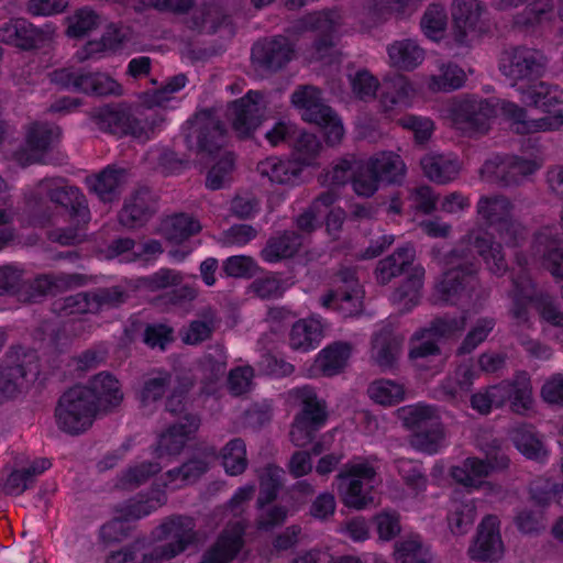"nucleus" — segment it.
Segmentation results:
<instances>
[{
	"label": "nucleus",
	"instance_id": "5",
	"mask_svg": "<svg viewBox=\"0 0 563 563\" xmlns=\"http://www.w3.org/2000/svg\"><path fill=\"white\" fill-rule=\"evenodd\" d=\"M295 158L271 156L257 164V172L273 184L295 186L300 183L305 166L312 164L320 151V142L312 134L300 133L295 144Z\"/></svg>",
	"mask_w": 563,
	"mask_h": 563
},
{
	"label": "nucleus",
	"instance_id": "35",
	"mask_svg": "<svg viewBox=\"0 0 563 563\" xmlns=\"http://www.w3.org/2000/svg\"><path fill=\"white\" fill-rule=\"evenodd\" d=\"M113 254L120 256L122 262H148L157 254L162 253L158 242L151 241L146 244H135L132 240L123 239L114 242Z\"/></svg>",
	"mask_w": 563,
	"mask_h": 563
},
{
	"label": "nucleus",
	"instance_id": "7",
	"mask_svg": "<svg viewBox=\"0 0 563 563\" xmlns=\"http://www.w3.org/2000/svg\"><path fill=\"white\" fill-rule=\"evenodd\" d=\"M512 411L525 413L533 405L530 378L526 373L518 374L512 382H504L479 391L472 397V407L479 413H489L506 402Z\"/></svg>",
	"mask_w": 563,
	"mask_h": 563
},
{
	"label": "nucleus",
	"instance_id": "26",
	"mask_svg": "<svg viewBox=\"0 0 563 563\" xmlns=\"http://www.w3.org/2000/svg\"><path fill=\"white\" fill-rule=\"evenodd\" d=\"M384 89L382 106L390 119H394L395 114L408 108L416 95V89L402 76L385 81Z\"/></svg>",
	"mask_w": 563,
	"mask_h": 563
},
{
	"label": "nucleus",
	"instance_id": "23",
	"mask_svg": "<svg viewBox=\"0 0 563 563\" xmlns=\"http://www.w3.org/2000/svg\"><path fill=\"white\" fill-rule=\"evenodd\" d=\"M82 387L89 391V400L98 413L119 406L123 399L119 380L108 373L96 375L88 386Z\"/></svg>",
	"mask_w": 563,
	"mask_h": 563
},
{
	"label": "nucleus",
	"instance_id": "20",
	"mask_svg": "<svg viewBox=\"0 0 563 563\" xmlns=\"http://www.w3.org/2000/svg\"><path fill=\"white\" fill-rule=\"evenodd\" d=\"M503 553L499 520L495 516H487L478 526L476 538L468 548V555L473 560L488 561L501 558Z\"/></svg>",
	"mask_w": 563,
	"mask_h": 563
},
{
	"label": "nucleus",
	"instance_id": "17",
	"mask_svg": "<svg viewBox=\"0 0 563 563\" xmlns=\"http://www.w3.org/2000/svg\"><path fill=\"white\" fill-rule=\"evenodd\" d=\"M52 82L65 88L99 96L120 95L121 86L104 74L76 75L69 69H58L51 75Z\"/></svg>",
	"mask_w": 563,
	"mask_h": 563
},
{
	"label": "nucleus",
	"instance_id": "8",
	"mask_svg": "<svg viewBox=\"0 0 563 563\" xmlns=\"http://www.w3.org/2000/svg\"><path fill=\"white\" fill-rule=\"evenodd\" d=\"M377 473L374 457H355L345 464L339 477L343 481L341 496L345 506L364 509L374 504V479Z\"/></svg>",
	"mask_w": 563,
	"mask_h": 563
},
{
	"label": "nucleus",
	"instance_id": "14",
	"mask_svg": "<svg viewBox=\"0 0 563 563\" xmlns=\"http://www.w3.org/2000/svg\"><path fill=\"white\" fill-rule=\"evenodd\" d=\"M335 198L333 192H325L318 197L310 208L298 217V229L302 233H310L320 224V220L325 218L327 232L329 235L335 236L345 217L341 208L332 206Z\"/></svg>",
	"mask_w": 563,
	"mask_h": 563
},
{
	"label": "nucleus",
	"instance_id": "29",
	"mask_svg": "<svg viewBox=\"0 0 563 563\" xmlns=\"http://www.w3.org/2000/svg\"><path fill=\"white\" fill-rule=\"evenodd\" d=\"M351 352V345L342 342L324 347L316 356L313 375L333 376L339 374L346 366Z\"/></svg>",
	"mask_w": 563,
	"mask_h": 563
},
{
	"label": "nucleus",
	"instance_id": "30",
	"mask_svg": "<svg viewBox=\"0 0 563 563\" xmlns=\"http://www.w3.org/2000/svg\"><path fill=\"white\" fill-rule=\"evenodd\" d=\"M404 343V336L390 328H383L375 334L372 346V358L380 367L390 366L398 357Z\"/></svg>",
	"mask_w": 563,
	"mask_h": 563
},
{
	"label": "nucleus",
	"instance_id": "4",
	"mask_svg": "<svg viewBox=\"0 0 563 563\" xmlns=\"http://www.w3.org/2000/svg\"><path fill=\"white\" fill-rule=\"evenodd\" d=\"M186 420L187 424L173 426L161 434L156 448L151 452V456L130 467L120 477L118 486L121 489H132L146 482L181 451L189 435L198 428L195 418H186Z\"/></svg>",
	"mask_w": 563,
	"mask_h": 563
},
{
	"label": "nucleus",
	"instance_id": "38",
	"mask_svg": "<svg viewBox=\"0 0 563 563\" xmlns=\"http://www.w3.org/2000/svg\"><path fill=\"white\" fill-rule=\"evenodd\" d=\"M424 175L432 181L446 183L456 177L459 164L442 155H427L421 161Z\"/></svg>",
	"mask_w": 563,
	"mask_h": 563
},
{
	"label": "nucleus",
	"instance_id": "43",
	"mask_svg": "<svg viewBox=\"0 0 563 563\" xmlns=\"http://www.w3.org/2000/svg\"><path fill=\"white\" fill-rule=\"evenodd\" d=\"M423 275L424 269L421 266L412 267L411 276L406 280L402 287L393 295L394 303L405 310H410L416 306L420 298Z\"/></svg>",
	"mask_w": 563,
	"mask_h": 563
},
{
	"label": "nucleus",
	"instance_id": "49",
	"mask_svg": "<svg viewBox=\"0 0 563 563\" xmlns=\"http://www.w3.org/2000/svg\"><path fill=\"white\" fill-rule=\"evenodd\" d=\"M540 164L536 161H507V162H500L499 164H496L495 162H487L483 167V175H490L496 174L497 177L501 176L507 168H509L510 178L504 177L503 179L506 183L511 181L512 179H516L518 175H529L533 173L536 169H538Z\"/></svg>",
	"mask_w": 563,
	"mask_h": 563
},
{
	"label": "nucleus",
	"instance_id": "33",
	"mask_svg": "<svg viewBox=\"0 0 563 563\" xmlns=\"http://www.w3.org/2000/svg\"><path fill=\"white\" fill-rule=\"evenodd\" d=\"M291 55L292 48L284 37L258 43L253 48V57L269 68L282 67Z\"/></svg>",
	"mask_w": 563,
	"mask_h": 563
},
{
	"label": "nucleus",
	"instance_id": "41",
	"mask_svg": "<svg viewBox=\"0 0 563 563\" xmlns=\"http://www.w3.org/2000/svg\"><path fill=\"white\" fill-rule=\"evenodd\" d=\"M468 255L452 254L449 264L452 267L444 274L443 279L438 284L437 289L441 292L443 300L453 301L454 297L460 295L464 288L462 283H457L460 274L464 271L462 262L467 261Z\"/></svg>",
	"mask_w": 563,
	"mask_h": 563
},
{
	"label": "nucleus",
	"instance_id": "60",
	"mask_svg": "<svg viewBox=\"0 0 563 563\" xmlns=\"http://www.w3.org/2000/svg\"><path fill=\"white\" fill-rule=\"evenodd\" d=\"M476 377V372L471 364L461 365L456 372L454 378H450L448 383L446 393L453 397L460 393L465 391L472 385Z\"/></svg>",
	"mask_w": 563,
	"mask_h": 563
},
{
	"label": "nucleus",
	"instance_id": "61",
	"mask_svg": "<svg viewBox=\"0 0 563 563\" xmlns=\"http://www.w3.org/2000/svg\"><path fill=\"white\" fill-rule=\"evenodd\" d=\"M98 16L90 10H79L68 19V34L81 36L97 25Z\"/></svg>",
	"mask_w": 563,
	"mask_h": 563
},
{
	"label": "nucleus",
	"instance_id": "21",
	"mask_svg": "<svg viewBox=\"0 0 563 563\" xmlns=\"http://www.w3.org/2000/svg\"><path fill=\"white\" fill-rule=\"evenodd\" d=\"M60 131L55 125L33 124L26 135V147L16 153V161L26 165L43 161V154L59 140Z\"/></svg>",
	"mask_w": 563,
	"mask_h": 563
},
{
	"label": "nucleus",
	"instance_id": "54",
	"mask_svg": "<svg viewBox=\"0 0 563 563\" xmlns=\"http://www.w3.org/2000/svg\"><path fill=\"white\" fill-rule=\"evenodd\" d=\"M26 373L20 365L5 366L0 369V394L5 398L13 397L24 386Z\"/></svg>",
	"mask_w": 563,
	"mask_h": 563
},
{
	"label": "nucleus",
	"instance_id": "6",
	"mask_svg": "<svg viewBox=\"0 0 563 563\" xmlns=\"http://www.w3.org/2000/svg\"><path fill=\"white\" fill-rule=\"evenodd\" d=\"M164 117L161 111L151 110L148 107L135 114L123 108L107 107L96 115L97 125L114 135H131L139 142L152 139L161 129Z\"/></svg>",
	"mask_w": 563,
	"mask_h": 563
},
{
	"label": "nucleus",
	"instance_id": "11",
	"mask_svg": "<svg viewBox=\"0 0 563 563\" xmlns=\"http://www.w3.org/2000/svg\"><path fill=\"white\" fill-rule=\"evenodd\" d=\"M291 394L302 409L294 422L290 437L295 445L305 446L312 439V434L324 424L325 405L310 387L297 388Z\"/></svg>",
	"mask_w": 563,
	"mask_h": 563
},
{
	"label": "nucleus",
	"instance_id": "3",
	"mask_svg": "<svg viewBox=\"0 0 563 563\" xmlns=\"http://www.w3.org/2000/svg\"><path fill=\"white\" fill-rule=\"evenodd\" d=\"M509 202L501 197L483 198L477 210L479 217L485 220L488 231L472 233L470 240L476 252L484 258L492 272L499 273L504 269V256L499 249L493 247L490 239L497 232L508 245L515 242L519 227L508 220Z\"/></svg>",
	"mask_w": 563,
	"mask_h": 563
},
{
	"label": "nucleus",
	"instance_id": "10",
	"mask_svg": "<svg viewBox=\"0 0 563 563\" xmlns=\"http://www.w3.org/2000/svg\"><path fill=\"white\" fill-rule=\"evenodd\" d=\"M98 412L89 400V391L81 386L67 390L55 409L58 428L70 434H78L89 429Z\"/></svg>",
	"mask_w": 563,
	"mask_h": 563
},
{
	"label": "nucleus",
	"instance_id": "57",
	"mask_svg": "<svg viewBox=\"0 0 563 563\" xmlns=\"http://www.w3.org/2000/svg\"><path fill=\"white\" fill-rule=\"evenodd\" d=\"M186 81L187 80L184 75L175 76L166 84L163 89L157 90L153 95L148 96L144 103L151 110H155V107L164 108L166 103L172 100V95L186 86Z\"/></svg>",
	"mask_w": 563,
	"mask_h": 563
},
{
	"label": "nucleus",
	"instance_id": "58",
	"mask_svg": "<svg viewBox=\"0 0 563 563\" xmlns=\"http://www.w3.org/2000/svg\"><path fill=\"white\" fill-rule=\"evenodd\" d=\"M374 525L379 540L390 541L401 530L399 517L396 512L382 511L374 517Z\"/></svg>",
	"mask_w": 563,
	"mask_h": 563
},
{
	"label": "nucleus",
	"instance_id": "56",
	"mask_svg": "<svg viewBox=\"0 0 563 563\" xmlns=\"http://www.w3.org/2000/svg\"><path fill=\"white\" fill-rule=\"evenodd\" d=\"M517 449L528 459L541 460L547 452L541 441L536 438L531 430L517 431L514 435Z\"/></svg>",
	"mask_w": 563,
	"mask_h": 563
},
{
	"label": "nucleus",
	"instance_id": "44",
	"mask_svg": "<svg viewBox=\"0 0 563 563\" xmlns=\"http://www.w3.org/2000/svg\"><path fill=\"white\" fill-rule=\"evenodd\" d=\"M445 433L442 423L423 428L409 435L410 445L420 452L433 454L444 444Z\"/></svg>",
	"mask_w": 563,
	"mask_h": 563
},
{
	"label": "nucleus",
	"instance_id": "52",
	"mask_svg": "<svg viewBox=\"0 0 563 563\" xmlns=\"http://www.w3.org/2000/svg\"><path fill=\"white\" fill-rule=\"evenodd\" d=\"M222 464L230 475H239L247 465L246 449L242 440L230 441L222 450Z\"/></svg>",
	"mask_w": 563,
	"mask_h": 563
},
{
	"label": "nucleus",
	"instance_id": "59",
	"mask_svg": "<svg viewBox=\"0 0 563 563\" xmlns=\"http://www.w3.org/2000/svg\"><path fill=\"white\" fill-rule=\"evenodd\" d=\"M167 376L159 374L145 380L139 394L141 405L146 408L156 402L165 391Z\"/></svg>",
	"mask_w": 563,
	"mask_h": 563
},
{
	"label": "nucleus",
	"instance_id": "62",
	"mask_svg": "<svg viewBox=\"0 0 563 563\" xmlns=\"http://www.w3.org/2000/svg\"><path fill=\"white\" fill-rule=\"evenodd\" d=\"M353 93L361 100H367L374 97L378 84L377 80L367 71L361 70L351 77Z\"/></svg>",
	"mask_w": 563,
	"mask_h": 563
},
{
	"label": "nucleus",
	"instance_id": "9",
	"mask_svg": "<svg viewBox=\"0 0 563 563\" xmlns=\"http://www.w3.org/2000/svg\"><path fill=\"white\" fill-rule=\"evenodd\" d=\"M292 106L300 112L303 121L314 123L324 133L328 144L334 145L344 136V128L338 115L323 104L320 91L311 86L298 88L291 96Z\"/></svg>",
	"mask_w": 563,
	"mask_h": 563
},
{
	"label": "nucleus",
	"instance_id": "32",
	"mask_svg": "<svg viewBox=\"0 0 563 563\" xmlns=\"http://www.w3.org/2000/svg\"><path fill=\"white\" fill-rule=\"evenodd\" d=\"M51 199L62 205L65 208H70L71 217L76 221L77 227L85 225L89 220V212L87 209L85 197L75 188L55 184L49 192Z\"/></svg>",
	"mask_w": 563,
	"mask_h": 563
},
{
	"label": "nucleus",
	"instance_id": "16",
	"mask_svg": "<svg viewBox=\"0 0 563 563\" xmlns=\"http://www.w3.org/2000/svg\"><path fill=\"white\" fill-rule=\"evenodd\" d=\"M186 140L190 148L195 147L198 154L212 155L214 150H220L224 143L223 130L211 119L207 112L198 113L188 121Z\"/></svg>",
	"mask_w": 563,
	"mask_h": 563
},
{
	"label": "nucleus",
	"instance_id": "2",
	"mask_svg": "<svg viewBox=\"0 0 563 563\" xmlns=\"http://www.w3.org/2000/svg\"><path fill=\"white\" fill-rule=\"evenodd\" d=\"M406 166L399 155L382 152L366 161L353 157L339 161L324 175L323 183L329 186L345 184L351 179L354 191L358 196L369 197L378 189L380 180L395 183L405 175Z\"/></svg>",
	"mask_w": 563,
	"mask_h": 563
},
{
	"label": "nucleus",
	"instance_id": "13",
	"mask_svg": "<svg viewBox=\"0 0 563 563\" xmlns=\"http://www.w3.org/2000/svg\"><path fill=\"white\" fill-rule=\"evenodd\" d=\"M267 102L258 91H249L228 109L233 131L241 137L251 135L262 124Z\"/></svg>",
	"mask_w": 563,
	"mask_h": 563
},
{
	"label": "nucleus",
	"instance_id": "22",
	"mask_svg": "<svg viewBox=\"0 0 563 563\" xmlns=\"http://www.w3.org/2000/svg\"><path fill=\"white\" fill-rule=\"evenodd\" d=\"M482 7L478 0H454L452 5V31L456 42L473 38L481 30Z\"/></svg>",
	"mask_w": 563,
	"mask_h": 563
},
{
	"label": "nucleus",
	"instance_id": "40",
	"mask_svg": "<svg viewBox=\"0 0 563 563\" xmlns=\"http://www.w3.org/2000/svg\"><path fill=\"white\" fill-rule=\"evenodd\" d=\"M302 235L294 232L273 239L262 251V256L266 262H276L285 257L294 255L302 245Z\"/></svg>",
	"mask_w": 563,
	"mask_h": 563
},
{
	"label": "nucleus",
	"instance_id": "27",
	"mask_svg": "<svg viewBox=\"0 0 563 563\" xmlns=\"http://www.w3.org/2000/svg\"><path fill=\"white\" fill-rule=\"evenodd\" d=\"M322 338L323 325L319 319H301L290 330L289 346L296 351L308 352L314 350Z\"/></svg>",
	"mask_w": 563,
	"mask_h": 563
},
{
	"label": "nucleus",
	"instance_id": "37",
	"mask_svg": "<svg viewBox=\"0 0 563 563\" xmlns=\"http://www.w3.org/2000/svg\"><path fill=\"white\" fill-rule=\"evenodd\" d=\"M388 57L393 66L400 69H412L424 58L422 49L411 40L393 43L388 47Z\"/></svg>",
	"mask_w": 563,
	"mask_h": 563
},
{
	"label": "nucleus",
	"instance_id": "25",
	"mask_svg": "<svg viewBox=\"0 0 563 563\" xmlns=\"http://www.w3.org/2000/svg\"><path fill=\"white\" fill-rule=\"evenodd\" d=\"M49 37L24 19L11 20L0 26V41L22 49L38 46Z\"/></svg>",
	"mask_w": 563,
	"mask_h": 563
},
{
	"label": "nucleus",
	"instance_id": "31",
	"mask_svg": "<svg viewBox=\"0 0 563 563\" xmlns=\"http://www.w3.org/2000/svg\"><path fill=\"white\" fill-rule=\"evenodd\" d=\"M397 417L410 433L441 423L438 410L420 402L399 408Z\"/></svg>",
	"mask_w": 563,
	"mask_h": 563
},
{
	"label": "nucleus",
	"instance_id": "19",
	"mask_svg": "<svg viewBox=\"0 0 563 563\" xmlns=\"http://www.w3.org/2000/svg\"><path fill=\"white\" fill-rule=\"evenodd\" d=\"M338 289L331 291L321 299L324 308L339 310L344 316H353L361 311L363 290L361 289L354 273L349 272L339 277Z\"/></svg>",
	"mask_w": 563,
	"mask_h": 563
},
{
	"label": "nucleus",
	"instance_id": "42",
	"mask_svg": "<svg viewBox=\"0 0 563 563\" xmlns=\"http://www.w3.org/2000/svg\"><path fill=\"white\" fill-rule=\"evenodd\" d=\"M162 230L169 241L181 243L189 236L197 234L201 230V225L192 217L177 214L166 219L163 222Z\"/></svg>",
	"mask_w": 563,
	"mask_h": 563
},
{
	"label": "nucleus",
	"instance_id": "50",
	"mask_svg": "<svg viewBox=\"0 0 563 563\" xmlns=\"http://www.w3.org/2000/svg\"><path fill=\"white\" fill-rule=\"evenodd\" d=\"M475 516L476 510L472 503H454L448 516V526L451 533L454 536L465 534L471 529Z\"/></svg>",
	"mask_w": 563,
	"mask_h": 563
},
{
	"label": "nucleus",
	"instance_id": "1",
	"mask_svg": "<svg viewBox=\"0 0 563 563\" xmlns=\"http://www.w3.org/2000/svg\"><path fill=\"white\" fill-rule=\"evenodd\" d=\"M544 56L537 49L517 46L505 49L499 58L500 71L514 81L521 93V100L529 106L542 109L547 115L525 120V112L515 103L490 99L464 98L452 101L443 110L446 122L465 134L474 135L488 131L493 120L501 114L510 121L517 133H534L556 130L563 125V110L554 107L563 102V91L538 81L544 70Z\"/></svg>",
	"mask_w": 563,
	"mask_h": 563
},
{
	"label": "nucleus",
	"instance_id": "39",
	"mask_svg": "<svg viewBox=\"0 0 563 563\" xmlns=\"http://www.w3.org/2000/svg\"><path fill=\"white\" fill-rule=\"evenodd\" d=\"M212 459L213 455L211 453H203L184 464L180 470L169 471L167 473V481L165 482V485H169L173 488H177L184 484L194 482L202 473L206 472Z\"/></svg>",
	"mask_w": 563,
	"mask_h": 563
},
{
	"label": "nucleus",
	"instance_id": "47",
	"mask_svg": "<svg viewBox=\"0 0 563 563\" xmlns=\"http://www.w3.org/2000/svg\"><path fill=\"white\" fill-rule=\"evenodd\" d=\"M124 173L117 169H106L100 175L87 177L86 181L90 190L98 197L108 201L111 200L114 190L122 184Z\"/></svg>",
	"mask_w": 563,
	"mask_h": 563
},
{
	"label": "nucleus",
	"instance_id": "34",
	"mask_svg": "<svg viewBox=\"0 0 563 563\" xmlns=\"http://www.w3.org/2000/svg\"><path fill=\"white\" fill-rule=\"evenodd\" d=\"M393 558L396 563H433L429 548L418 534H409L397 541Z\"/></svg>",
	"mask_w": 563,
	"mask_h": 563
},
{
	"label": "nucleus",
	"instance_id": "53",
	"mask_svg": "<svg viewBox=\"0 0 563 563\" xmlns=\"http://www.w3.org/2000/svg\"><path fill=\"white\" fill-rule=\"evenodd\" d=\"M147 199V191L137 192L122 209L120 222L125 227H135L142 222L148 212Z\"/></svg>",
	"mask_w": 563,
	"mask_h": 563
},
{
	"label": "nucleus",
	"instance_id": "63",
	"mask_svg": "<svg viewBox=\"0 0 563 563\" xmlns=\"http://www.w3.org/2000/svg\"><path fill=\"white\" fill-rule=\"evenodd\" d=\"M223 269L232 277H249L256 271V265L252 257L236 255L224 262Z\"/></svg>",
	"mask_w": 563,
	"mask_h": 563
},
{
	"label": "nucleus",
	"instance_id": "24",
	"mask_svg": "<svg viewBox=\"0 0 563 563\" xmlns=\"http://www.w3.org/2000/svg\"><path fill=\"white\" fill-rule=\"evenodd\" d=\"M159 537L169 541L168 545L156 553L155 558H151V561L169 560L183 552L192 539L191 521L187 518L170 519L159 527Z\"/></svg>",
	"mask_w": 563,
	"mask_h": 563
},
{
	"label": "nucleus",
	"instance_id": "55",
	"mask_svg": "<svg viewBox=\"0 0 563 563\" xmlns=\"http://www.w3.org/2000/svg\"><path fill=\"white\" fill-rule=\"evenodd\" d=\"M233 156L230 153H224L209 170L206 180L207 187L214 190L223 187L228 181H230L233 170Z\"/></svg>",
	"mask_w": 563,
	"mask_h": 563
},
{
	"label": "nucleus",
	"instance_id": "46",
	"mask_svg": "<svg viewBox=\"0 0 563 563\" xmlns=\"http://www.w3.org/2000/svg\"><path fill=\"white\" fill-rule=\"evenodd\" d=\"M466 80L465 71L454 64L442 65L438 76H431L428 89L432 92L452 91L461 88Z\"/></svg>",
	"mask_w": 563,
	"mask_h": 563
},
{
	"label": "nucleus",
	"instance_id": "12",
	"mask_svg": "<svg viewBox=\"0 0 563 563\" xmlns=\"http://www.w3.org/2000/svg\"><path fill=\"white\" fill-rule=\"evenodd\" d=\"M463 322L456 320H439L430 329L417 333L410 344L409 356L420 369L437 368L442 365L443 357L437 345V338L445 336L462 329Z\"/></svg>",
	"mask_w": 563,
	"mask_h": 563
},
{
	"label": "nucleus",
	"instance_id": "45",
	"mask_svg": "<svg viewBox=\"0 0 563 563\" xmlns=\"http://www.w3.org/2000/svg\"><path fill=\"white\" fill-rule=\"evenodd\" d=\"M369 398L382 406H394L405 399V388L390 379H377L367 389Z\"/></svg>",
	"mask_w": 563,
	"mask_h": 563
},
{
	"label": "nucleus",
	"instance_id": "28",
	"mask_svg": "<svg viewBox=\"0 0 563 563\" xmlns=\"http://www.w3.org/2000/svg\"><path fill=\"white\" fill-rule=\"evenodd\" d=\"M242 532L241 522L225 529L201 563H229L233 560L242 547Z\"/></svg>",
	"mask_w": 563,
	"mask_h": 563
},
{
	"label": "nucleus",
	"instance_id": "18",
	"mask_svg": "<svg viewBox=\"0 0 563 563\" xmlns=\"http://www.w3.org/2000/svg\"><path fill=\"white\" fill-rule=\"evenodd\" d=\"M507 465L508 459L504 454L496 456L495 461L490 457L487 461L468 457L461 465L451 468V476L456 483L466 488L478 489L486 484V478L494 471Z\"/></svg>",
	"mask_w": 563,
	"mask_h": 563
},
{
	"label": "nucleus",
	"instance_id": "51",
	"mask_svg": "<svg viewBox=\"0 0 563 563\" xmlns=\"http://www.w3.org/2000/svg\"><path fill=\"white\" fill-rule=\"evenodd\" d=\"M125 40V32L122 29L111 27L101 42H89L86 47L78 52L79 60H86L103 52L117 51Z\"/></svg>",
	"mask_w": 563,
	"mask_h": 563
},
{
	"label": "nucleus",
	"instance_id": "36",
	"mask_svg": "<svg viewBox=\"0 0 563 563\" xmlns=\"http://www.w3.org/2000/svg\"><path fill=\"white\" fill-rule=\"evenodd\" d=\"M415 257L411 246L398 249L393 255L382 260L376 268V278L380 284H386L391 278L401 274L409 266Z\"/></svg>",
	"mask_w": 563,
	"mask_h": 563
},
{
	"label": "nucleus",
	"instance_id": "48",
	"mask_svg": "<svg viewBox=\"0 0 563 563\" xmlns=\"http://www.w3.org/2000/svg\"><path fill=\"white\" fill-rule=\"evenodd\" d=\"M446 26L448 15L444 8L431 4L421 19L423 34L432 41H440L445 35Z\"/></svg>",
	"mask_w": 563,
	"mask_h": 563
},
{
	"label": "nucleus",
	"instance_id": "64",
	"mask_svg": "<svg viewBox=\"0 0 563 563\" xmlns=\"http://www.w3.org/2000/svg\"><path fill=\"white\" fill-rule=\"evenodd\" d=\"M398 123L413 132L415 139L422 143L428 140L433 132V123L426 118H418L413 115H406L398 120Z\"/></svg>",
	"mask_w": 563,
	"mask_h": 563
},
{
	"label": "nucleus",
	"instance_id": "15",
	"mask_svg": "<svg viewBox=\"0 0 563 563\" xmlns=\"http://www.w3.org/2000/svg\"><path fill=\"white\" fill-rule=\"evenodd\" d=\"M284 471L274 465L265 467L260 475V496L258 506L261 509L258 518L260 529H269L276 525H280L287 518V511L282 507L265 508V504L271 503L275 497L280 486L282 476Z\"/></svg>",
	"mask_w": 563,
	"mask_h": 563
}]
</instances>
